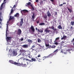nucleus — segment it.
<instances>
[{
    "mask_svg": "<svg viewBox=\"0 0 74 74\" xmlns=\"http://www.w3.org/2000/svg\"><path fill=\"white\" fill-rule=\"evenodd\" d=\"M43 3V1H41L40 2V4H42V3Z\"/></svg>",
    "mask_w": 74,
    "mask_h": 74,
    "instance_id": "45",
    "label": "nucleus"
},
{
    "mask_svg": "<svg viewBox=\"0 0 74 74\" xmlns=\"http://www.w3.org/2000/svg\"><path fill=\"white\" fill-rule=\"evenodd\" d=\"M6 1V0H4V1Z\"/></svg>",
    "mask_w": 74,
    "mask_h": 74,
    "instance_id": "63",
    "label": "nucleus"
},
{
    "mask_svg": "<svg viewBox=\"0 0 74 74\" xmlns=\"http://www.w3.org/2000/svg\"><path fill=\"white\" fill-rule=\"evenodd\" d=\"M14 19V17H12L11 16H10L9 19V21H10V20H11V19Z\"/></svg>",
    "mask_w": 74,
    "mask_h": 74,
    "instance_id": "19",
    "label": "nucleus"
},
{
    "mask_svg": "<svg viewBox=\"0 0 74 74\" xmlns=\"http://www.w3.org/2000/svg\"><path fill=\"white\" fill-rule=\"evenodd\" d=\"M36 30H37V28H36Z\"/></svg>",
    "mask_w": 74,
    "mask_h": 74,
    "instance_id": "61",
    "label": "nucleus"
},
{
    "mask_svg": "<svg viewBox=\"0 0 74 74\" xmlns=\"http://www.w3.org/2000/svg\"><path fill=\"white\" fill-rule=\"evenodd\" d=\"M14 16L15 17H19V13H16L15 15Z\"/></svg>",
    "mask_w": 74,
    "mask_h": 74,
    "instance_id": "13",
    "label": "nucleus"
},
{
    "mask_svg": "<svg viewBox=\"0 0 74 74\" xmlns=\"http://www.w3.org/2000/svg\"><path fill=\"white\" fill-rule=\"evenodd\" d=\"M35 14L34 13H33L32 16V18L34 20V18H35Z\"/></svg>",
    "mask_w": 74,
    "mask_h": 74,
    "instance_id": "15",
    "label": "nucleus"
},
{
    "mask_svg": "<svg viewBox=\"0 0 74 74\" xmlns=\"http://www.w3.org/2000/svg\"><path fill=\"white\" fill-rule=\"evenodd\" d=\"M20 40L21 41H23V38H21Z\"/></svg>",
    "mask_w": 74,
    "mask_h": 74,
    "instance_id": "47",
    "label": "nucleus"
},
{
    "mask_svg": "<svg viewBox=\"0 0 74 74\" xmlns=\"http://www.w3.org/2000/svg\"><path fill=\"white\" fill-rule=\"evenodd\" d=\"M58 49H56L55 51H54V52H55L56 51H58Z\"/></svg>",
    "mask_w": 74,
    "mask_h": 74,
    "instance_id": "59",
    "label": "nucleus"
},
{
    "mask_svg": "<svg viewBox=\"0 0 74 74\" xmlns=\"http://www.w3.org/2000/svg\"><path fill=\"white\" fill-rule=\"evenodd\" d=\"M23 48H27L28 46L27 45H24L22 46Z\"/></svg>",
    "mask_w": 74,
    "mask_h": 74,
    "instance_id": "20",
    "label": "nucleus"
},
{
    "mask_svg": "<svg viewBox=\"0 0 74 74\" xmlns=\"http://www.w3.org/2000/svg\"><path fill=\"white\" fill-rule=\"evenodd\" d=\"M16 7V5H14L13 6V8H15Z\"/></svg>",
    "mask_w": 74,
    "mask_h": 74,
    "instance_id": "49",
    "label": "nucleus"
},
{
    "mask_svg": "<svg viewBox=\"0 0 74 74\" xmlns=\"http://www.w3.org/2000/svg\"><path fill=\"white\" fill-rule=\"evenodd\" d=\"M25 5L26 7H28V3H27Z\"/></svg>",
    "mask_w": 74,
    "mask_h": 74,
    "instance_id": "44",
    "label": "nucleus"
},
{
    "mask_svg": "<svg viewBox=\"0 0 74 74\" xmlns=\"http://www.w3.org/2000/svg\"><path fill=\"white\" fill-rule=\"evenodd\" d=\"M6 37V40H7V41H10L11 40V37H7V35Z\"/></svg>",
    "mask_w": 74,
    "mask_h": 74,
    "instance_id": "10",
    "label": "nucleus"
},
{
    "mask_svg": "<svg viewBox=\"0 0 74 74\" xmlns=\"http://www.w3.org/2000/svg\"><path fill=\"white\" fill-rule=\"evenodd\" d=\"M4 3H3L1 5V7L0 8V10H2V9H3V5H4Z\"/></svg>",
    "mask_w": 74,
    "mask_h": 74,
    "instance_id": "16",
    "label": "nucleus"
},
{
    "mask_svg": "<svg viewBox=\"0 0 74 74\" xmlns=\"http://www.w3.org/2000/svg\"><path fill=\"white\" fill-rule=\"evenodd\" d=\"M45 45L46 47H49L50 45L48 43L47 44L46 43H45Z\"/></svg>",
    "mask_w": 74,
    "mask_h": 74,
    "instance_id": "27",
    "label": "nucleus"
},
{
    "mask_svg": "<svg viewBox=\"0 0 74 74\" xmlns=\"http://www.w3.org/2000/svg\"><path fill=\"white\" fill-rule=\"evenodd\" d=\"M23 23V18H22L21 19V21L20 23H18L17 25H18V26H22Z\"/></svg>",
    "mask_w": 74,
    "mask_h": 74,
    "instance_id": "4",
    "label": "nucleus"
},
{
    "mask_svg": "<svg viewBox=\"0 0 74 74\" xmlns=\"http://www.w3.org/2000/svg\"><path fill=\"white\" fill-rule=\"evenodd\" d=\"M1 28H2V26H0V29H1Z\"/></svg>",
    "mask_w": 74,
    "mask_h": 74,
    "instance_id": "58",
    "label": "nucleus"
},
{
    "mask_svg": "<svg viewBox=\"0 0 74 74\" xmlns=\"http://www.w3.org/2000/svg\"><path fill=\"white\" fill-rule=\"evenodd\" d=\"M13 54L14 55V56H16V55H17V53H16L15 51H14L13 52Z\"/></svg>",
    "mask_w": 74,
    "mask_h": 74,
    "instance_id": "22",
    "label": "nucleus"
},
{
    "mask_svg": "<svg viewBox=\"0 0 74 74\" xmlns=\"http://www.w3.org/2000/svg\"><path fill=\"white\" fill-rule=\"evenodd\" d=\"M66 36H63V37L61 38V39L62 40H63V39L65 40V39L66 38Z\"/></svg>",
    "mask_w": 74,
    "mask_h": 74,
    "instance_id": "21",
    "label": "nucleus"
},
{
    "mask_svg": "<svg viewBox=\"0 0 74 74\" xmlns=\"http://www.w3.org/2000/svg\"><path fill=\"white\" fill-rule=\"evenodd\" d=\"M28 11L26 10H22L21 11V12L22 14V13H26V12H28Z\"/></svg>",
    "mask_w": 74,
    "mask_h": 74,
    "instance_id": "7",
    "label": "nucleus"
},
{
    "mask_svg": "<svg viewBox=\"0 0 74 74\" xmlns=\"http://www.w3.org/2000/svg\"><path fill=\"white\" fill-rule=\"evenodd\" d=\"M38 42H41V40L40 39H38Z\"/></svg>",
    "mask_w": 74,
    "mask_h": 74,
    "instance_id": "37",
    "label": "nucleus"
},
{
    "mask_svg": "<svg viewBox=\"0 0 74 74\" xmlns=\"http://www.w3.org/2000/svg\"><path fill=\"white\" fill-rule=\"evenodd\" d=\"M8 31V23L7 24V28L6 32V36H7V32Z\"/></svg>",
    "mask_w": 74,
    "mask_h": 74,
    "instance_id": "6",
    "label": "nucleus"
},
{
    "mask_svg": "<svg viewBox=\"0 0 74 74\" xmlns=\"http://www.w3.org/2000/svg\"><path fill=\"white\" fill-rule=\"evenodd\" d=\"M28 42H29V44H31L32 43V40L28 39Z\"/></svg>",
    "mask_w": 74,
    "mask_h": 74,
    "instance_id": "23",
    "label": "nucleus"
},
{
    "mask_svg": "<svg viewBox=\"0 0 74 74\" xmlns=\"http://www.w3.org/2000/svg\"><path fill=\"white\" fill-rule=\"evenodd\" d=\"M40 22V21H36V23H37L38 24L39 23V22Z\"/></svg>",
    "mask_w": 74,
    "mask_h": 74,
    "instance_id": "43",
    "label": "nucleus"
},
{
    "mask_svg": "<svg viewBox=\"0 0 74 74\" xmlns=\"http://www.w3.org/2000/svg\"><path fill=\"white\" fill-rule=\"evenodd\" d=\"M58 28L59 29H62V27L60 26V25H59L58 27Z\"/></svg>",
    "mask_w": 74,
    "mask_h": 74,
    "instance_id": "32",
    "label": "nucleus"
},
{
    "mask_svg": "<svg viewBox=\"0 0 74 74\" xmlns=\"http://www.w3.org/2000/svg\"><path fill=\"white\" fill-rule=\"evenodd\" d=\"M36 60H38L39 62H41V59H39V58H36Z\"/></svg>",
    "mask_w": 74,
    "mask_h": 74,
    "instance_id": "24",
    "label": "nucleus"
},
{
    "mask_svg": "<svg viewBox=\"0 0 74 74\" xmlns=\"http://www.w3.org/2000/svg\"><path fill=\"white\" fill-rule=\"evenodd\" d=\"M2 15V12H0V16Z\"/></svg>",
    "mask_w": 74,
    "mask_h": 74,
    "instance_id": "42",
    "label": "nucleus"
},
{
    "mask_svg": "<svg viewBox=\"0 0 74 74\" xmlns=\"http://www.w3.org/2000/svg\"><path fill=\"white\" fill-rule=\"evenodd\" d=\"M59 39V38L58 37L56 39V40H57Z\"/></svg>",
    "mask_w": 74,
    "mask_h": 74,
    "instance_id": "46",
    "label": "nucleus"
},
{
    "mask_svg": "<svg viewBox=\"0 0 74 74\" xmlns=\"http://www.w3.org/2000/svg\"><path fill=\"white\" fill-rule=\"evenodd\" d=\"M55 44L56 45H57L58 44L57 42H56L55 43Z\"/></svg>",
    "mask_w": 74,
    "mask_h": 74,
    "instance_id": "50",
    "label": "nucleus"
},
{
    "mask_svg": "<svg viewBox=\"0 0 74 74\" xmlns=\"http://www.w3.org/2000/svg\"><path fill=\"white\" fill-rule=\"evenodd\" d=\"M49 29H52V26L51 27H49Z\"/></svg>",
    "mask_w": 74,
    "mask_h": 74,
    "instance_id": "55",
    "label": "nucleus"
},
{
    "mask_svg": "<svg viewBox=\"0 0 74 74\" xmlns=\"http://www.w3.org/2000/svg\"><path fill=\"white\" fill-rule=\"evenodd\" d=\"M73 41H74V38L73 39Z\"/></svg>",
    "mask_w": 74,
    "mask_h": 74,
    "instance_id": "64",
    "label": "nucleus"
},
{
    "mask_svg": "<svg viewBox=\"0 0 74 74\" xmlns=\"http://www.w3.org/2000/svg\"><path fill=\"white\" fill-rule=\"evenodd\" d=\"M30 6L32 8V11H34V8L33 7V4H31V5H30Z\"/></svg>",
    "mask_w": 74,
    "mask_h": 74,
    "instance_id": "11",
    "label": "nucleus"
},
{
    "mask_svg": "<svg viewBox=\"0 0 74 74\" xmlns=\"http://www.w3.org/2000/svg\"><path fill=\"white\" fill-rule=\"evenodd\" d=\"M9 62L10 63H11L12 64H15V63L16 62H14L13 60H9Z\"/></svg>",
    "mask_w": 74,
    "mask_h": 74,
    "instance_id": "9",
    "label": "nucleus"
},
{
    "mask_svg": "<svg viewBox=\"0 0 74 74\" xmlns=\"http://www.w3.org/2000/svg\"><path fill=\"white\" fill-rule=\"evenodd\" d=\"M32 4L31 3V2H29L28 3V5H30Z\"/></svg>",
    "mask_w": 74,
    "mask_h": 74,
    "instance_id": "39",
    "label": "nucleus"
},
{
    "mask_svg": "<svg viewBox=\"0 0 74 74\" xmlns=\"http://www.w3.org/2000/svg\"><path fill=\"white\" fill-rule=\"evenodd\" d=\"M52 46L49 45V47H48L49 48H52Z\"/></svg>",
    "mask_w": 74,
    "mask_h": 74,
    "instance_id": "41",
    "label": "nucleus"
},
{
    "mask_svg": "<svg viewBox=\"0 0 74 74\" xmlns=\"http://www.w3.org/2000/svg\"><path fill=\"white\" fill-rule=\"evenodd\" d=\"M40 56H41L40 54H39L37 57H35V58H38L39 57H40Z\"/></svg>",
    "mask_w": 74,
    "mask_h": 74,
    "instance_id": "35",
    "label": "nucleus"
},
{
    "mask_svg": "<svg viewBox=\"0 0 74 74\" xmlns=\"http://www.w3.org/2000/svg\"><path fill=\"white\" fill-rule=\"evenodd\" d=\"M54 27L53 26H52V29H53V30H54V31H56L57 30V29H54Z\"/></svg>",
    "mask_w": 74,
    "mask_h": 74,
    "instance_id": "29",
    "label": "nucleus"
},
{
    "mask_svg": "<svg viewBox=\"0 0 74 74\" xmlns=\"http://www.w3.org/2000/svg\"><path fill=\"white\" fill-rule=\"evenodd\" d=\"M70 23L71 25L73 26L74 25V22L71 21Z\"/></svg>",
    "mask_w": 74,
    "mask_h": 74,
    "instance_id": "30",
    "label": "nucleus"
},
{
    "mask_svg": "<svg viewBox=\"0 0 74 74\" xmlns=\"http://www.w3.org/2000/svg\"><path fill=\"white\" fill-rule=\"evenodd\" d=\"M52 2H54V0H50Z\"/></svg>",
    "mask_w": 74,
    "mask_h": 74,
    "instance_id": "54",
    "label": "nucleus"
},
{
    "mask_svg": "<svg viewBox=\"0 0 74 74\" xmlns=\"http://www.w3.org/2000/svg\"><path fill=\"white\" fill-rule=\"evenodd\" d=\"M56 47V46L55 45H53L52 46V47H51V48H54H54H55Z\"/></svg>",
    "mask_w": 74,
    "mask_h": 74,
    "instance_id": "34",
    "label": "nucleus"
},
{
    "mask_svg": "<svg viewBox=\"0 0 74 74\" xmlns=\"http://www.w3.org/2000/svg\"><path fill=\"white\" fill-rule=\"evenodd\" d=\"M45 25L44 23H41L39 24V25Z\"/></svg>",
    "mask_w": 74,
    "mask_h": 74,
    "instance_id": "33",
    "label": "nucleus"
},
{
    "mask_svg": "<svg viewBox=\"0 0 74 74\" xmlns=\"http://www.w3.org/2000/svg\"><path fill=\"white\" fill-rule=\"evenodd\" d=\"M22 55L23 56H24V54H22Z\"/></svg>",
    "mask_w": 74,
    "mask_h": 74,
    "instance_id": "57",
    "label": "nucleus"
},
{
    "mask_svg": "<svg viewBox=\"0 0 74 74\" xmlns=\"http://www.w3.org/2000/svg\"><path fill=\"white\" fill-rule=\"evenodd\" d=\"M35 1L36 2H38V0H35Z\"/></svg>",
    "mask_w": 74,
    "mask_h": 74,
    "instance_id": "52",
    "label": "nucleus"
},
{
    "mask_svg": "<svg viewBox=\"0 0 74 74\" xmlns=\"http://www.w3.org/2000/svg\"><path fill=\"white\" fill-rule=\"evenodd\" d=\"M14 65H17L18 66H23V67H26V64H21L20 63H18L16 62L15 63H14Z\"/></svg>",
    "mask_w": 74,
    "mask_h": 74,
    "instance_id": "1",
    "label": "nucleus"
},
{
    "mask_svg": "<svg viewBox=\"0 0 74 74\" xmlns=\"http://www.w3.org/2000/svg\"><path fill=\"white\" fill-rule=\"evenodd\" d=\"M30 29H31L33 32L34 33L35 32V29H34L33 26H32L30 27Z\"/></svg>",
    "mask_w": 74,
    "mask_h": 74,
    "instance_id": "8",
    "label": "nucleus"
},
{
    "mask_svg": "<svg viewBox=\"0 0 74 74\" xmlns=\"http://www.w3.org/2000/svg\"><path fill=\"white\" fill-rule=\"evenodd\" d=\"M35 47V46L33 45L32 46V47L31 48L32 49L34 48Z\"/></svg>",
    "mask_w": 74,
    "mask_h": 74,
    "instance_id": "40",
    "label": "nucleus"
},
{
    "mask_svg": "<svg viewBox=\"0 0 74 74\" xmlns=\"http://www.w3.org/2000/svg\"><path fill=\"white\" fill-rule=\"evenodd\" d=\"M19 59H20L21 60H25V58L23 57H21Z\"/></svg>",
    "mask_w": 74,
    "mask_h": 74,
    "instance_id": "31",
    "label": "nucleus"
},
{
    "mask_svg": "<svg viewBox=\"0 0 74 74\" xmlns=\"http://www.w3.org/2000/svg\"><path fill=\"white\" fill-rule=\"evenodd\" d=\"M73 27L72 26H71V29L72 30V29H73Z\"/></svg>",
    "mask_w": 74,
    "mask_h": 74,
    "instance_id": "48",
    "label": "nucleus"
},
{
    "mask_svg": "<svg viewBox=\"0 0 74 74\" xmlns=\"http://www.w3.org/2000/svg\"><path fill=\"white\" fill-rule=\"evenodd\" d=\"M47 16L49 17L50 16H51L50 13L49 11H47Z\"/></svg>",
    "mask_w": 74,
    "mask_h": 74,
    "instance_id": "12",
    "label": "nucleus"
},
{
    "mask_svg": "<svg viewBox=\"0 0 74 74\" xmlns=\"http://www.w3.org/2000/svg\"><path fill=\"white\" fill-rule=\"evenodd\" d=\"M23 23V18H22L21 19V21L20 23H18L17 25H18V26H22Z\"/></svg>",
    "mask_w": 74,
    "mask_h": 74,
    "instance_id": "3",
    "label": "nucleus"
},
{
    "mask_svg": "<svg viewBox=\"0 0 74 74\" xmlns=\"http://www.w3.org/2000/svg\"><path fill=\"white\" fill-rule=\"evenodd\" d=\"M51 62H49V64H51Z\"/></svg>",
    "mask_w": 74,
    "mask_h": 74,
    "instance_id": "62",
    "label": "nucleus"
},
{
    "mask_svg": "<svg viewBox=\"0 0 74 74\" xmlns=\"http://www.w3.org/2000/svg\"><path fill=\"white\" fill-rule=\"evenodd\" d=\"M38 32H39L42 33L43 32V30L42 29H38Z\"/></svg>",
    "mask_w": 74,
    "mask_h": 74,
    "instance_id": "18",
    "label": "nucleus"
},
{
    "mask_svg": "<svg viewBox=\"0 0 74 74\" xmlns=\"http://www.w3.org/2000/svg\"><path fill=\"white\" fill-rule=\"evenodd\" d=\"M13 12H14V10H13V8H12L10 15H11V14H12V13Z\"/></svg>",
    "mask_w": 74,
    "mask_h": 74,
    "instance_id": "25",
    "label": "nucleus"
},
{
    "mask_svg": "<svg viewBox=\"0 0 74 74\" xmlns=\"http://www.w3.org/2000/svg\"><path fill=\"white\" fill-rule=\"evenodd\" d=\"M66 4V3L65 2L64 3H63V4Z\"/></svg>",
    "mask_w": 74,
    "mask_h": 74,
    "instance_id": "60",
    "label": "nucleus"
},
{
    "mask_svg": "<svg viewBox=\"0 0 74 74\" xmlns=\"http://www.w3.org/2000/svg\"><path fill=\"white\" fill-rule=\"evenodd\" d=\"M43 18L44 19L45 18L46 20V19H47V16L46 14L44 15Z\"/></svg>",
    "mask_w": 74,
    "mask_h": 74,
    "instance_id": "28",
    "label": "nucleus"
},
{
    "mask_svg": "<svg viewBox=\"0 0 74 74\" xmlns=\"http://www.w3.org/2000/svg\"><path fill=\"white\" fill-rule=\"evenodd\" d=\"M31 60L33 61H35H35H36V59H35L34 58H32Z\"/></svg>",
    "mask_w": 74,
    "mask_h": 74,
    "instance_id": "26",
    "label": "nucleus"
},
{
    "mask_svg": "<svg viewBox=\"0 0 74 74\" xmlns=\"http://www.w3.org/2000/svg\"><path fill=\"white\" fill-rule=\"evenodd\" d=\"M47 29H48V28L47 27V28L45 30V31L46 33H48V32H49L50 31L49 30H47Z\"/></svg>",
    "mask_w": 74,
    "mask_h": 74,
    "instance_id": "14",
    "label": "nucleus"
},
{
    "mask_svg": "<svg viewBox=\"0 0 74 74\" xmlns=\"http://www.w3.org/2000/svg\"><path fill=\"white\" fill-rule=\"evenodd\" d=\"M30 54H28V57L29 58H30L31 57H30L29 56H30Z\"/></svg>",
    "mask_w": 74,
    "mask_h": 74,
    "instance_id": "53",
    "label": "nucleus"
},
{
    "mask_svg": "<svg viewBox=\"0 0 74 74\" xmlns=\"http://www.w3.org/2000/svg\"><path fill=\"white\" fill-rule=\"evenodd\" d=\"M63 5V4H61V5H60L59 6H62Z\"/></svg>",
    "mask_w": 74,
    "mask_h": 74,
    "instance_id": "51",
    "label": "nucleus"
},
{
    "mask_svg": "<svg viewBox=\"0 0 74 74\" xmlns=\"http://www.w3.org/2000/svg\"><path fill=\"white\" fill-rule=\"evenodd\" d=\"M67 8L68 10L69 11V12L70 13H71L72 11V9H69L68 7H67Z\"/></svg>",
    "mask_w": 74,
    "mask_h": 74,
    "instance_id": "17",
    "label": "nucleus"
},
{
    "mask_svg": "<svg viewBox=\"0 0 74 74\" xmlns=\"http://www.w3.org/2000/svg\"><path fill=\"white\" fill-rule=\"evenodd\" d=\"M21 33L22 31H21V30L20 29H18L17 32V34L18 35H19V36H20L21 34Z\"/></svg>",
    "mask_w": 74,
    "mask_h": 74,
    "instance_id": "5",
    "label": "nucleus"
},
{
    "mask_svg": "<svg viewBox=\"0 0 74 74\" xmlns=\"http://www.w3.org/2000/svg\"><path fill=\"white\" fill-rule=\"evenodd\" d=\"M50 42H52V40H51V39H50Z\"/></svg>",
    "mask_w": 74,
    "mask_h": 74,
    "instance_id": "56",
    "label": "nucleus"
},
{
    "mask_svg": "<svg viewBox=\"0 0 74 74\" xmlns=\"http://www.w3.org/2000/svg\"><path fill=\"white\" fill-rule=\"evenodd\" d=\"M2 21V19H1V18H0V24H1Z\"/></svg>",
    "mask_w": 74,
    "mask_h": 74,
    "instance_id": "36",
    "label": "nucleus"
},
{
    "mask_svg": "<svg viewBox=\"0 0 74 74\" xmlns=\"http://www.w3.org/2000/svg\"><path fill=\"white\" fill-rule=\"evenodd\" d=\"M23 23V18H22L21 19V21L20 23H18L17 25H18V26H22Z\"/></svg>",
    "mask_w": 74,
    "mask_h": 74,
    "instance_id": "2",
    "label": "nucleus"
},
{
    "mask_svg": "<svg viewBox=\"0 0 74 74\" xmlns=\"http://www.w3.org/2000/svg\"><path fill=\"white\" fill-rule=\"evenodd\" d=\"M53 56V55L52 54H50L48 56V57H52Z\"/></svg>",
    "mask_w": 74,
    "mask_h": 74,
    "instance_id": "38",
    "label": "nucleus"
}]
</instances>
